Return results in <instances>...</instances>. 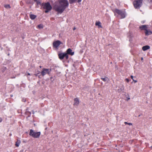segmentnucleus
Returning <instances> with one entry per match:
<instances>
[{
	"instance_id": "23",
	"label": "nucleus",
	"mask_w": 152,
	"mask_h": 152,
	"mask_svg": "<svg viewBox=\"0 0 152 152\" xmlns=\"http://www.w3.org/2000/svg\"><path fill=\"white\" fill-rule=\"evenodd\" d=\"M131 78L133 80V81H134V80L133 79L134 77L133 76L131 75Z\"/></svg>"
},
{
	"instance_id": "9",
	"label": "nucleus",
	"mask_w": 152,
	"mask_h": 152,
	"mask_svg": "<svg viewBox=\"0 0 152 152\" xmlns=\"http://www.w3.org/2000/svg\"><path fill=\"white\" fill-rule=\"evenodd\" d=\"M66 54L67 55H70L71 56H73L74 54V52H72V50L70 48H68L66 51Z\"/></svg>"
},
{
	"instance_id": "32",
	"label": "nucleus",
	"mask_w": 152,
	"mask_h": 152,
	"mask_svg": "<svg viewBox=\"0 0 152 152\" xmlns=\"http://www.w3.org/2000/svg\"><path fill=\"white\" fill-rule=\"evenodd\" d=\"M130 99V98L129 97L128 98V99Z\"/></svg>"
},
{
	"instance_id": "3",
	"label": "nucleus",
	"mask_w": 152,
	"mask_h": 152,
	"mask_svg": "<svg viewBox=\"0 0 152 152\" xmlns=\"http://www.w3.org/2000/svg\"><path fill=\"white\" fill-rule=\"evenodd\" d=\"M42 6H43V8L46 10H45V13L48 12L52 8L49 2L45 3L42 4Z\"/></svg>"
},
{
	"instance_id": "27",
	"label": "nucleus",
	"mask_w": 152,
	"mask_h": 152,
	"mask_svg": "<svg viewBox=\"0 0 152 152\" xmlns=\"http://www.w3.org/2000/svg\"><path fill=\"white\" fill-rule=\"evenodd\" d=\"M124 124H131L130 123H128L127 122H125L124 123Z\"/></svg>"
},
{
	"instance_id": "34",
	"label": "nucleus",
	"mask_w": 152,
	"mask_h": 152,
	"mask_svg": "<svg viewBox=\"0 0 152 152\" xmlns=\"http://www.w3.org/2000/svg\"><path fill=\"white\" fill-rule=\"evenodd\" d=\"M140 116V115H139V116H138V117H139Z\"/></svg>"
},
{
	"instance_id": "33",
	"label": "nucleus",
	"mask_w": 152,
	"mask_h": 152,
	"mask_svg": "<svg viewBox=\"0 0 152 152\" xmlns=\"http://www.w3.org/2000/svg\"><path fill=\"white\" fill-rule=\"evenodd\" d=\"M143 58H142H142H141V60H143Z\"/></svg>"
},
{
	"instance_id": "36",
	"label": "nucleus",
	"mask_w": 152,
	"mask_h": 152,
	"mask_svg": "<svg viewBox=\"0 0 152 152\" xmlns=\"http://www.w3.org/2000/svg\"><path fill=\"white\" fill-rule=\"evenodd\" d=\"M39 78H40V76H39Z\"/></svg>"
},
{
	"instance_id": "5",
	"label": "nucleus",
	"mask_w": 152,
	"mask_h": 152,
	"mask_svg": "<svg viewBox=\"0 0 152 152\" xmlns=\"http://www.w3.org/2000/svg\"><path fill=\"white\" fill-rule=\"evenodd\" d=\"M29 135L34 138H38L40 135V132H36L32 129L30 130Z\"/></svg>"
},
{
	"instance_id": "12",
	"label": "nucleus",
	"mask_w": 152,
	"mask_h": 152,
	"mask_svg": "<svg viewBox=\"0 0 152 152\" xmlns=\"http://www.w3.org/2000/svg\"><path fill=\"white\" fill-rule=\"evenodd\" d=\"M150 48V47L148 45H145L142 47V50L143 51H145Z\"/></svg>"
},
{
	"instance_id": "30",
	"label": "nucleus",
	"mask_w": 152,
	"mask_h": 152,
	"mask_svg": "<svg viewBox=\"0 0 152 152\" xmlns=\"http://www.w3.org/2000/svg\"><path fill=\"white\" fill-rule=\"evenodd\" d=\"M27 75H30V73H28L27 74Z\"/></svg>"
},
{
	"instance_id": "31",
	"label": "nucleus",
	"mask_w": 152,
	"mask_h": 152,
	"mask_svg": "<svg viewBox=\"0 0 152 152\" xmlns=\"http://www.w3.org/2000/svg\"><path fill=\"white\" fill-rule=\"evenodd\" d=\"M39 67H40V68H42V66H40Z\"/></svg>"
},
{
	"instance_id": "22",
	"label": "nucleus",
	"mask_w": 152,
	"mask_h": 152,
	"mask_svg": "<svg viewBox=\"0 0 152 152\" xmlns=\"http://www.w3.org/2000/svg\"><path fill=\"white\" fill-rule=\"evenodd\" d=\"M40 73L39 71V72L37 74H34V75H35V76H37L38 74H39Z\"/></svg>"
},
{
	"instance_id": "19",
	"label": "nucleus",
	"mask_w": 152,
	"mask_h": 152,
	"mask_svg": "<svg viewBox=\"0 0 152 152\" xmlns=\"http://www.w3.org/2000/svg\"><path fill=\"white\" fill-rule=\"evenodd\" d=\"M4 7L6 8H10L11 7L9 4H6L4 5Z\"/></svg>"
},
{
	"instance_id": "6",
	"label": "nucleus",
	"mask_w": 152,
	"mask_h": 152,
	"mask_svg": "<svg viewBox=\"0 0 152 152\" xmlns=\"http://www.w3.org/2000/svg\"><path fill=\"white\" fill-rule=\"evenodd\" d=\"M58 56L59 58L61 60H62L65 58L66 59H68L69 58V56L67 55L66 53H61L58 54Z\"/></svg>"
},
{
	"instance_id": "15",
	"label": "nucleus",
	"mask_w": 152,
	"mask_h": 152,
	"mask_svg": "<svg viewBox=\"0 0 152 152\" xmlns=\"http://www.w3.org/2000/svg\"><path fill=\"white\" fill-rule=\"evenodd\" d=\"M20 143V140H18L16 142L15 146L16 147H18Z\"/></svg>"
},
{
	"instance_id": "17",
	"label": "nucleus",
	"mask_w": 152,
	"mask_h": 152,
	"mask_svg": "<svg viewBox=\"0 0 152 152\" xmlns=\"http://www.w3.org/2000/svg\"><path fill=\"white\" fill-rule=\"evenodd\" d=\"M31 113V112L29 111H26L25 113V114L26 115H28V116L29 117L30 116Z\"/></svg>"
},
{
	"instance_id": "21",
	"label": "nucleus",
	"mask_w": 152,
	"mask_h": 152,
	"mask_svg": "<svg viewBox=\"0 0 152 152\" xmlns=\"http://www.w3.org/2000/svg\"><path fill=\"white\" fill-rule=\"evenodd\" d=\"M126 81L128 83L129 81V79L128 78H126L125 79Z\"/></svg>"
},
{
	"instance_id": "7",
	"label": "nucleus",
	"mask_w": 152,
	"mask_h": 152,
	"mask_svg": "<svg viewBox=\"0 0 152 152\" xmlns=\"http://www.w3.org/2000/svg\"><path fill=\"white\" fill-rule=\"evenodd\" d=\"M50 71V70L49 69L44 68L42 69L41 73L42 75V76H44L46 74H49Z\"/></svg>"
},
{
	"instance_id": "18",
	"label": "nucleus",
	"mask_w": 152,
	"mask_h": 152,
	"mask_svg": "<svg viewBox=\"0 0 152 152\" xmlns=\"http://www.w3.org/2000/svg\"><path fill=\"white\" fill-rule=\"evenodd\" d=\"M37 28H43V26L42 24H40L37 26Z\"/></svg>"
},
{
	"instance_id": "26",
	"label": "nucleus",
	"mask_w": 152,
	"mask_h": 152,
	"mask_svg": "<svg viewBox=\"0 0 152 152\" xmlns=\"http://www.w3.org/2000/svg\"><path fill=\"white\" fill-rule=\"evenodd\" d=\"M2 121V119L1 118H0V123Z\"/></svg>"
},
{
	"instance_id": "2",
	"label": "nucleus",
	"mask_w": 152,
	"mask_h": 152,
	"mask_svg": "<svg viewBox=\"0 0 152 152\" xmlns=\"http://www.w3.org/2000/svg\"><path fill=\"white\" fill-rule=\"evenodd\" d=\"M113 11L115 16L118 17V15H120L121 18H124L126 17L125 12L122 10L115 9Z\"/></svg>"
},
{
	"instance_id": "20",
	"label": "nucleus",
	"mask_w": 152,
	"mask_h": 152,
	"mask_svg": "<svg viewBox=\"0 0 152 152\" xmlns=\"http://www.w3.org/2000/svg\"><path fill=\"white\" fill-rule=\"evenodd\" d=\"M101 79L104 82H105L106 81V79H108V78L107 77H106L105 78H101Z\"/></svg>"
},
{
	"instance_id": "28",
	"label": "nucleus",
	"mask_w": 152,
	"mask_h": 152,
	"mask_svg": "<svg viewBox=\"0 0 152 152\" xmlns=\"http://www.w3.org/2000/svg\"><path fill=\"white\" fill-rule=\"evenodd\" d=\"M76 28L75 27H74L73 28V30H75L76 29Z\"/></svg>"
},
{
	"instance_id": "16",
	"label": "nucleus",
	"mask_w": 152,
	"mask_h": 152,
	"mask_svg": "<svg viewBox=\"0 0 152 152\" xmlns=\"http://www.w3.org/2000/svg\"><path fill=\"white\" fill-rule=\"evenodd\" d=\"M96 26H98L99 27H102V26L101 25V23L99 21L96 22L95 23Z\"/></svg>"
},
{
	"instance_id": "35",
	"label": "nucleus",
	"mask_w": 152,
	"mask_h": 152,
	"mask_svg": "<svg viewBox=\"0 0 152 152\" xmlns=\"http://www.w3.org/2000/svg\"><path fill=\"white\" fill-rule=\"evenodd\" d=\"M151 149H152V146L151 147Z\"/></svg>"
},
{
	"instance_id": "10",
	"label": "nucleus",
	"mask_w": 152,
	"mask_h": 152,
	"mask_svg": "<svg viewBox=\"0 0 152 152\" xmlns=\"http://www.w3.org/2000/svg\"><path fill=\"white\" fill-rule=\"evenodd\" d=\"M74 105H77L79 103V100L78 98H75L74 99Z\"/></svg>"
},
{
	"instance_id": "24",
	"label": "nucleus",
	"mask_w": 152,
	"mask_h": 152,
	"mask_svg": "<svg viewBox=\"0 0 152 152\" xmlns=\"http://www.w3.org/2000/svg\"><path fill=\"white\" fill-rule=\"evenodd\" d=\"M22 101L23 102H25L26 101V99H23Z\"/></svg>"
},
{
	"instance_id": "13",
	"label": "nucleus",
	"mask_w": 152,
	"mask_h": 152,
	"mask_svg": "<svg viewBox=\"0 0 152 152\" xmlns=\"http://www.w3.org/2000/svg\"><path fill=\"white\" fill-rule=\"evenodd\" d=\"M29 17L31 20H34L36 18L37 16L35 15L31 14L30 15Z\"/></svg>"
},
{
	"instance_id": "25",
	"label": "nucleus",
	"mask_w": 152,
	"mask_h": 152,
	"mask_svg": "<svg viewBox=\"0 0 152 152\" xmlns=\"http://www.w3.org/2000/svg\"><path fill=\"white\" fill-rule=\"evenodd\" d=\"M34 1L37 2V4H38V2L37 1V0H34Z\"/></svg>"
},
{
	"instance_id": "1",
	"label": "nucleus",
	"mask_w": 152,
	"mask_h": 152,
	"mask_svg": "<svg viewBox=\"0 0 152 152\" xmlns=\"http://www.w3.org/2000/svg\"><path fill=\"white\" fill-rule=\"evenodd\" d=\"M82 0H69L70 4H72L76 1L78 3H80ZM69 2L67 0H58L56 4L54 7V10L58 13H62L65 9L68 7Z\"/></svg>"
},
{
	"instance_id": "4",
	"label": "nucleus",
	"mask_w": 152,
	"mask_h": 152,
	"mask_svg": "<svg viewBox=\"0 0 152 152\" xmlns=\"http://www.w3.org/2000/svg\"><path fill=\"white\" fill-rule=\"evenodd\" d=\"M142 0H136L133 2V5L136 9H139L142 4Z\"/></svg>"
},
{
	"instance_id": "14",
	"label": "nucleus",
	"mask_w": 152,
	"mask_h": 152,
	"mask_svg": "<svg viewBox=\"0 0 152 152\" xmlns=\"http://www.w3.org/2000/svg\"><path fill=\"white\" fill-rule=\"evenodd\" d=\"M145 33L146 35H150L152 34L151 31H148L147 29L145 30Z\"/></svg>"
},
{
	"instance_id": "8",
	"label": "nucleus",
	"mask_w": 152,
	"mask_h": 152,
	"mask_svg": "<svg viewBox=\"0 0 152 152\" xmlns=\"http://www.w3.org/2000/svg\"><path fill=\"white\" fill-rule=\"evenodd\" d=\"M62 44V42L59 40L54 41L53 43V47L58 49L59 45Z\"/></svg>"
},
{
	"instance_id": "11",
	"label": "nucleus",
	"mask_w": 152,
	"mask_h": 152,
	"mask_svg": "<svg viewBox=\"0 0 152 152\" xmlns=\"http://www.w3.org/2000/svg\"><path fill=\"white\" fill-rule=\"evenodd\" d=\"M147 26L146 25H143L141 26H140L139 27L140 29L141 30H145L147 28Z\"/></svg>"
},
{
	"instance_id": "29",
	"label": "nucleus",
	"mask_w": 152,
	"mask_h": 152,
	"mask_svg": "<svg viewBox=\"0 0 152 152\" xmlns=\"http://www.w3.org/2000/svg\"><path fill=\"white\" fill-rule=\"evenodd\" d=\"M133 81L135 83H136L137 82V80H134V81Z\"/></svg>"
}]
</instances>
